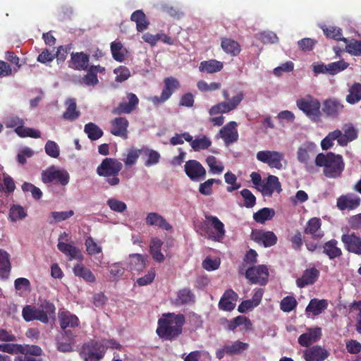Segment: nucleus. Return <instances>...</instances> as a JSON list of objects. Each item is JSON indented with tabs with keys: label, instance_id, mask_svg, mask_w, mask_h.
Masks as SVG:
<instances>
[{
	"label": "nucleus",
	"instance_id": "f257e3e1",
	"mask_svg": "<svg viewBox=\"0 0 361 361\" xmlns=\"http://www.w3.org/2000/svg\"><path fill=\"white\" fill-rule=\"evenodd\" d=\"M185 323L183 314L164 313L158 319L156 334L162 341H175L182 334Z\"/></svg>",
	"mask_w": 361,
	"mask_h": 361
},
{
	"label": "nucleus",
	"instance_id": "f03ea898",
	"mask_svg": "<svg viewBox=\"0 0 361 361\" xmlns=\"http://www.w3.org/2000/svg\"><path fill=\"white\" fill-rule=\"evenodd\" d=\"M314 163L317 166L323 167L324 175L329 178L340 177L345 169L343 157L334 152L318 154Z\"/></svg>",
	"mask_w": 361,
	"mask_h": 361
},
{
	"label": "nucleus",
	"instance_id": "7ed1b4c3",
	"mask_svg": "<svg viewBox=\"0 0 361 361\" xmlns=\"http://www.w3.org/2000/svg\"><path fill=\"white\" fill-rule=\"evenodd\" d=\"M123 169V164L115 158L106 157L97 168L99 176L104 177L110 186H116L120 183L119 173Z\"/></svg>",
	"mask_w": 361,
	"mask_h": 361
},
{
	"label": "nucleus",
	"instance_id": "20e7f679",
	"mask_svg": "<svg viewBox=\"0 0 361 361\" xmlns=\"http://www.w3.org/2000/svg\"><path fill=\"white\" fill-rule=\"evenodd\" d=\"M200 234L214 241L220 242L225 235L224 224L218 217L205 215V221L200 226Z\"/></svg>",
	"mask_w": 361,
	"mask_h": 361
},
{
	"label": "nucleus",
	"instance_id": "39448f33",
	"mask_svg": "<svg viewBox=\"0 0 361 361\" xmlns=\"http://www.w3.org/2000/svg\"><path fill=\"white\" fill-rule=\"evenodd\" d=\"M298 108L313 122H318L321 118V103L310 94L296 101Z\"/></svg>",
	"mask_w": 361,
	"mask_h": 361
},
{
	"label": "nucleus",
	"instance_id": "423d86ee",
	"mask_svg": "<svg viewBox=\"0 0 361 361\" xmlns=\"http://www.w3.org/2000/svg\"><path fill=\"white\" fill-rule=\"evenodd\" d=\"M106 349L101 342L91 340L82 346L80 356L84 361H100L104 357Z\"/></svg>",
	"mask_w": 361,
	"mask_h": 361
},
{
	"label": "nucleus",
	"instance_id": "0eeeda50",
	"mask_svg": "<svg viewBox=\"0 0 361 361\" xmlns=\"http://www.w3.org/2000/svg\"><path fill=\"white\" fill-rule=\"evenodd\" d=\"M41 178L44 183H55L65 186L69 183L70 176L66 171L51 166L42 172Z\"/></svg>",
	"mask_w": 361,
	"mask_h": 361
},
{
	"label": "nucleus",
	"instance_id": "6e6552de",
	"mask_svg": "<svg viewBox=\"0 0 361 361\" xmlns=\"http://www.w3.org/2000/svg\"><path fill=\"white\" fill-rule=\"evenodd\" d=\"M269 270L266 265L251 266L245 272V278L252 284L264 286L268 282Z\"/></svg>",
	"mask_w": 361,
	"mask_h": 361
},
{
	"label": "nucleus",
	"instance_id": "1a4fd4ad",
	"mask_svg": "<svg viewBox=\"0 0 361 361\" xmlns=\"http://www.w3.org/2000/svg\"><path fill=\"white\" fill-rule=\"evenodd\" d=\"M317 146L312 142H305L303 143L297 151V159L298 161L303 164L305 166V169L309 173L314 172L315 169L312 164H310V154L316 153Z\"/></svg>",
	"mask_w": 361,
	"mask_h": 361
},
{
	"label": "nucleus",
	"instance_id": "9d476101",
	"mask_svg": "<svg viewBox=\"0 0 361 361\" xmlns=\"http://www.w3.org/2000/svg\"><path fill=\"white\" fill-rule=\"evenodd\" d=\"M284 157L283 152L271 150L259 151L256 155L258 161L279 170L283 168L282 161L284 160Z\"/></svg>",
	"mask_w": 361,
	"mask_h": 361
},
{
	"label": "nucleus",
	"instance_id": "9b49d317",
	"mask_svg": "<svg viewBox=\"0 0 361 361\" xmlns=\"http://www.w3.org/2000/svg\"><path fill=\"white\" fill-rule=\"evenodd\" d=\"M164 86L159 97L154 96L150 100L154 105H159L167 101L172 94L180 87L178 80L173 77L166 78L164 79Z\"/></svg>",
	"mask_w": 361,
	"mask_h": 361
},
{
	"label": "nucleus",
	"instance_id": "f8f14e48",
	"mask_svg": "<svg viewBox=\"0 0 361 361\" xmlns=\"http://www.w3.org/2000/svg\"><path fill=\"white\" fill-rule=\"evenodd\" d=\"M243 98L244 94L242 92H240L236 95L233 96L228 102H223L213 106L209 109V113L211 116L218 114L228 113L235 109Z\"/></svg>",
	"mask_w": 361,
	"mask_h": 361
},
{
	"label": "nucleus",
	"instance_id": "ddd939ff",
	"mask_svg": "<svg viewBox=\"0 0 361 361\" xmlns=\"http://www.w3.org/2000/svg\"><path fill=\"white\" fill-rule=\"evenodd\" d=\"M126 99L128 102H121L116 107L113 109L112 113L114 114H130L137 109L140 100L135 94L133 92H126Z\"/></svg>",
	"mask_w": 361,
	"mask_h": 361
},
{
	"label": "nucleus",
	"instance_id": "4468645a",
	"mask_svg": "<svg viewBox=\"0 0 361 361\" xmlns=\"http://www.w3.org/2000/svg\"><path fill=\"white\" fill-rule=\"evenodd\" d=\"M341 240L346 251L361 256V236L354 232L347 233L341 235Z\"/></svg>",
	"mask_w": 361,
	"mask_h": 361
},
{
	"label": "nucleus",
	"instance_id": "2eb2a0df",
	"mask_svg": "<svg viewBox=\"0 0 361 361\" xmlns=\"http://www.w3.org/2000/svg\"><path fill=\"white\" fill-rule=\"evenodd\" d=\"M184 170L186 175L192 181H200L206 177V170L197 160H189L185 162Z\"/></svg>",
	"mask_w": 361,
	"mask_h": 361
},
{
	"label": "nucleus",
	"instance_id": "dca6fc26",
	"mask_svg": "<svg viewBox=\"0 0 361 361\" xmlns=\"http://www.w3.org/2000/svg\"><path fill=\"white\" fill-rule=\"evenodd\" d=\"M360 203L361 199L357 195L349 192L337 198L336 206L341 211L353 210L357 208Z\"/></svg>",
	"mask_w": 361,
	"mask_h": 361
},
{
	"label": "nucleus",
	"instance_id": "f3484780",
	"mask_svg": "<svg viewBox=\"0 0 361 361\" xmlns=\"http://www.w3.org/2000/svg\"><path fill=\"white\" fill-rule=\"evenodd\" d=\"M110 133L112 135L121 137L124 140L128 138L129 122L126 118L122 116L116 117L110 121Z\"/></svg>",
	"mask_w": 361,
	"mask_h": 361
},
{
	"label": "nucleus",
	"instance_id": "a211bd4d",
	"mask_svg": "<svg viewBox=\"0 0 361 361\" xmlns=\"http://www.w3.org/2000/svg\"><path fill=\"white\" fill-rule=\"evenodd\" d=\"M251 238L255 242L266 247L273 246L277 243V236L272 231H252Z\"/></svg>",
	"mask_w": 361,
	"mask_h": 361
},
{
	"label": "nucleus",
	"instance_id": "6ab92c4d",
	"mask_svg": "<svg viewBox=\"0 0 361 361\" xmlns=\"http://www.w3.org/2000/svg\"><path fill=\"white\" fill-rule=\"evenodd\" d=\"M90 55L80 52H72L69 67L77 71H87L89 67Z\"/></svg>",
	"mask_w": 361,
	"mask_h": 361
},
{
	"label": "nucleus",
	"instance_id": "aec40b11",
	"mask_svg": "<svg viewBox=\"0 0 361 361\" xmlns=\"http://www.w3.org/2000/svg\"><path fill=\"white\" fill-rule=\"evenodd\" d=\"M329 353L321 345H313L304 350L303 357L306 361H324Z\"/></svg>",
	"mask_w": 361,
	"mask_h": 361
},
{
	"label": "nucleus",
	"instance_id": "412c9836",
	"mask_svg": "<svg viewBox=\"0 0 361 361\" xmlns=\"http://www.w3.org/2000/svg\"><path fill=\"white\" fill-rule=\"evenodd\" d=\"M236 127L237 123L235 121H230L220 130V137L226 145H229L238 140V133Z\"/></svg>",
	"mask_w": 361,
	"mask_h": 361
},
{
	"label": "nucleus",
	"instance_id": "4be33fe9",
	"mask_svg": "<svg viewBox=\"0 0 361 361\" xmlns=\"http://www.w3.org/2000/svg\"><path fill=\"white\" fill-rule=\"evenodd\" d=\"M281 185L278 177L274 175H269L267 180H264L262 185L259 188V191L264 196L271 197L276 191L278 193L281 192Z\"/></svg>",
	"mask_w": 361,
	"mask_h": 361
},
{
	"label": "nucleus",
	"instance_id": "5701e85b",
	"mask_svg": "<svg viewBox=\"0 0 361 361\" xmlns=\"http://www.w3.org/2000/svg\"><path fill=\"white\" fill-rule=\"evenodd\" d=\"M322 336V329L320 327L308 329L306 333L301 334L298 339V343L306 348L317 342Z\"/></svg>",
	"mask_w": 361,
	"mask_h": 361
},
{
	"label": "nucleus",
	"instance_id": "b1692460",
	"mask_svg": "<svg viewBox=\"0 0 361 361\" xmlns=\"http://www.w3.org/2000/svg\"><path fill=\"white\" fill-rule=\"evenodd\" d=\"M22 316L26 322L39 320L44 324L48 323V319L46 315L42 312H40V309L35 306L26 305L24 307L22 311Z\"/></svg>",
	"mask_w": 361,
	"mask_h": 361
},
{
	"label": "nucleus",
	"instance_id": "393cba45",
	"mask_svg": "<svg viewBox=\"0 0 361 361\" xmlns=\"http://www.w3.org/2000/svg\"><path fill=\"white\" fill-rule=\"evenodd\" d=\"M322 221L319 218H311L306 224L304 233L310 235L314 240H319L324 236V232L321 230Z\"/></svg>",
	"mask_w": 361,
	"mask_h": 361
},
{
	"label": "nucleus",
	"instance_id": "a878e982",
	"mask_svg": "<svg viewBox=\"0 0 361 361\" xmlns=\"http://www.w3.org/2000/svg\"><path fill=\"white\" fill-rule=\"evenodd\" d=\"M238 294L232 289L226 290L219 302V307L224 311H231L235 307Z\"/></svg>",
	"mask_w": 361,
	"mask_h": 361
},
{
	"label": "nucleus",
	"instance_id": "bb28decb",
	"mask_svg": "<svg viewBox=\"0 0 361 361\" xmlns=\"http://www.w3.org/2000/svg\"><path fill=\"white\" fill-rule=\"evenodd\" d=\"M344 133L342 131L336 129V131L340 133L338 140V145L342 147L347 146L348 143L355 140L357 137V130L352 123L345 124L343 128Z\"/></svg>",
	"mask_w": 361,
	"mask_h": 361
},
{
	"label": "nucleus",
	"instance_id": "cd10ccee",
	"mask_svg": "<svg viewBox=\"0 0 361 361\" xmlns=\"http://www.w3.org/2000/svg\"><path fill=\"white\" fill-rule=\"evenodd\" d=\"M35 348L29 347V345H21L18 343H0V351L12 355L22 353H33Z\"/></svg>",
	"mask_w": 361,
	"mask_h": 361
},
{
	"label": "nucleus",
	"instance_id": "c85d7f7f",
	"mask_svg": "<svg viewBox=\"0 0 361 361\" xmlns=\"http://www.w3.org/2000/svg\"><path fill=\"white\" fill-rule=\"evenodd\" d=\"M319 271L316 268L307 269L302 276L296 280V284L299 288H304L313 284L319 278Z\"/></svg>",
	"mask_w": 361,
	"mask_h": 361
},
{
	"label": "nucleus",
	"instance_id": "c756f323",
	"mask_svg": "<svg viewBox=\"0 0 361 361\" xmlns=\"http://www.w3.org/2000/svg\"><path fill=\"white\" fill-rule=\"evenodd\" d=\"M60 327L65 330L67 328H75L80 324L79 319L68 311H61L58 314Z\"/></svg>",
	"mask_w": 361,
	"mask_h": 361
},
{
	"label": "nucleus",
	"instance_id": "7c9ffc66",
	"mask_svg": "<svg viewBox=\"0 0 361 361\" xmlns=\"http://www.w3.org/2000/svg\"><path fill=\"white\" fill-rule=\"evenodd\" d=\"M146 224L152 226H157L159 228L170 231L172 229L171 225L161 215L157 212H150L145 219Z\"/></svg>",
	"mask_w": 361,
	"mask_h": 361
},
{
	"label": "nucleus",
	"instance_id": "2f4dec72",
	"mask_svg": "<svg viewBox=\"0 0 361 361\" xmlns=\"http://www.w3.org/2000/svg\"><path fill=\"white\" fill-rule=\"evenodd\" d=\"M343 109V105L339 101L328 99L323 103L322 111L327 116L336 117Z\"/></svg>",
	"mask_w": 361,
	"mask_h": 361
},
{
	"label": "nucleus",
	"instance_id": "473e14b6",
	"mask_svg": "<svg viewBox=\"0 0 361 361\" xmlns=\"http://www.w3.org/2000/svg\"><path fill=\"white\" fill-rule=\"evenodd\" d=\"M328 307V302L325 299L319 300L317 298H313L310 300L308 305L305 308V313L312 314L315 317L317 316L323 311H324Z\"/></svg>",
	"mask_w": 361,
	"mask_h": 361
},
{
	"label": "nucleus",
	"instance_id": "72a5a7b5",
	"mask_svg": "<svg viewBox=\"0 0 361 361\" xmlns=\"http://www.w3.org/2000/svg\"><path fill=\"white\" fill-rule=\"evenodd\" d=\"M322 253L325 254L331 260L340 257L343 255L342 250L338 246V241L336 239H331L326 242L322 245Z\"/></svg>",
	"mask_w": 361,
	"mask_h": 361
},
{
	"label": "nucleus",
	"instance_id": "f704fd0d",
	"mask_svg": "<svg viewBox=\"0 0 361 361\" xmlns=\"http://www.w3.org/2000/svg\"><path fill=\"white\" fill-rule=\"evenodd\" d=\"M11 265L8 253L0 250V279H7L10 275Z\"/></svg>",
	"mask_w": 361,
	"mask_h": 361
},
{
	"label": "nucleus",
	"instance_id": "c9c22d12",
	"mask_svg": "<svg viewBox=\"0 0 361 361\" xmlns=\"http://www.w3.org/2000/svg\"><path fill=\"white\" fill-rule=\"evenodd\" d=\"M224 64L221 61L216 59L203 61L200 63L199 70L201 72L214 73L222 70Z\"/></svg>",
	"mask_w": 361,
	"mask_h": 361
},
{
	"label": "nucleus",
	"instance_id": "e433bc0d",
	"mask_svg": "<svg viewBox=\"0 0 361 361\" xmlns=\"http://www.w3.org/2000/svg\"><path fill=\"white\" fill-rule=\"evenodd\" d=\"M73 271L76 276L82 278L86 282L93 283L96 281V278L92 271L85 267L82 264H75Z\"/></svg>",
	"mask_w": 361,
	"mask_h": 361
},
{
	"label": "nucleus",
	"instance_id": "4c0bfd02",
	"mask_svg": "<svg viewBox=\"0 0 361 361\" xmlns=\"http://www.w3.org/2000/svg\"><path fill=\"white\" fill-rule=\"evenodd\" d=\"M130 20L135 22L136 29L138 32H142L148 27L149 22L142 10L134 11L130 16Z\"/></svg>",
	"mask_w": 361,
	"mask_h": 361
},
{
	"label": "nucleus",
	"instance_id": "58836bf2",
	"mask_svg": "<svg viewBox=\"0 0 361 361\" xmlns=\"http://www.w3.org/2000/svg\"><path fill=\"white\" fill-rule=\"evenodd\" d=\"M163 242L158 238H154L151 240L149 250L153 259L158 262H162L164 260V256L161 252Z\"/></svg>",
	"mask_w": 361,
	"mask_h": 361
},
{
	"label": "nucleus",
	"instance_id": "ea45409f",
	"mask_svg": "<svg viewBox=\"0 0 361 361\" xmlns=\"http://www.w3.org/2000/svg\"><path fill=\"white\" fill-rule=\"evenodd\" d=\"M345 100L350 104H355L361 100V83L355 82L349 87Z\"/></svg>",
	"mask_w": 361,
	"mask_h": 361
},
{
	"label": "nucleus",
	"instance_id": "a19ab883",
	"mask_svg": "<svg viewBox=\"0 0 361 361\" xmlns=\"http://www.w3.org/2000/svg\"><path fill=\"white\" fill-rule=\"evenodd\" d=\"M58 249L64 255L69 256V259H78L81 257L79 249L71 244L63 242H59L57 244Z\"/></svg>",
	"mask_w": 361,
	"mask_h": 361
},
{
	"label": "nucleus",
	"instance_id": "79ce46f5",
	"mask_svg": "<svg viewBox=\"0 0 361 361\" xmlns=\"http://www.w3.org/2000/svg\"><path fill=\"white\" fill-rule=\"evenodd\" d=\"M223 50L232 56H237L240 51V44L235 40L224 38L221 44Z\"/></svg>",
	"mask_w": 361,
	"mask_h": 361
},
{
	"label": "nucleus",
	"instance_id": "37998d69",
	"mask_svg": "<svg viewBox=\"0 0 361 361\" xmlns=\"http://www.w3.org/2000/svg\"><path fill=\"white\" fill-rule=\"evenodd\" d=\"M29 347L35 348L33 353H22L23 356L16 357L15 361H44L41 357L43 353L42 349L36 345H29Z\"/></svg>",
	"mask_w": 361,
	"mask_h": 361
},
{
	"label": "nucleus",
	"instance_id": "c03bdc74",
	"mask_svg": "<svg viewBox=\"0 0 361 361\" xmlns=\"http://www.w3.org/2000/svg\"><path fill=\"white\" fill-rule=\"evenodd\" d=\"M248 348L249 344L247 343H244L240 341H235L231 344L226 345L227 355L230 356L240 355L245 350H247Z\"/></svg>",
	"mask_w": 361,
	"mask_h": 361
},
{
	"label": "nucleus",
	"instance_id": "a18cd8bd",
	"mask_svg": "<svg viewBox=\"0 0 361 361\" xmlns=\"http://www.w3.org/2000/svg\"><path fill=\"white\" fill-rule=\"evenodd\" d=\"M275 215V211L272 208L264 207L254 213V220L259 224H264L267 220H271Z\"/></svg>",
	"mask_w": 361,
	"mask_h": 361
},
{
	"label": "nucleus",
	"instance_id": "49530a36",
	"mask_svg": "<svg viewBox=\"0 0 361 361\" xmlns=\"http://www.w3.org/2000/svg\"><path fill=\"white\" fill-rule=\"evenodd\" d=\"M66 104L68 105V107L63 114V118L71 121L77 119L80 116V111L76 110L75 100L74 99H68Z\"/></svg>",
	"mask_w": 361,
	"mask_h": 361
},
{
	"label": "nucleus",
	"instance_id": "de8ad7c7",
	"mask_svg": "<svg viewBox=\"0 0 361 361\" xmlns=\"http://www.w3.org/2000/svg\"><path fill=\"white\" fill-rule=\"evenodd\" d=\"M84 132L91 140H97L102 137L103 130L95 123H88L84 127Z\"/></svg>",
	"mask_w": 361,
	"mask_h": 361
},
{
	"label": "nucleus",
	"instance_id": "09e8293b",
	"mask_svg": "<svg viewBox=\"0 0 361 361\" xmlns=\"http://www.w3.org/2000/svg\"><path fill=\"white\" fill-rule=\"evenodd\" d=\"M130 269L141 271L146 267V257L140 254L130 255Z\"/></svg>",
	"mask_w": 361,
	"mask_h": 361
},
{
	"label": "nucleus",
	"instance_id": "8fccbe9b",
	"mask_svg": "<svg viewBox=\"0 0 361 361\" xmlns=\"http://www.w3.org/2000/svg\"><path fill=\"white\" fill-rule=\"evenodd\" d=\"M224 321L228 323V329L231 331H234L242 324H245V329H248L252 325L250 320L242 315L238 316L230 321L224 319Z\"/></svg>",
	"mask_w": 361,
	"mask_h": 361
},
{
	"label": "nucleus",
	"instance_id": "3c124183",
	"mask_svg": "<svg viewBox=\"0 0 361 361\" xmlns=\"http://www.w3.org/2000/svg\"><path fill=\"white\" fill-rule=\"evenodd\" d=\"M323 32L324 35L331 39H334L336 41H343L344 42H347L348 39L345 37H342V30L341 28L335 26H329L324 27Z\"/></svg>",
	"mask_w": 361,
	"mask_h": 361
},
{
	"label": "nucleus",
	"instance_id": "603ef678",
	"mask_svg": "<svg viewBox=\"0 0 361 361\" xmlns=\"http://www.w3.org/2000/svg\"><path fill=\"white\" fill-rule=\"evenodd\" d=\"M190 142L191 147L195 152L208 149L212 145L211 140L206 135H203L200 138H195V140L192 138V141Z\"/></svg>",
	"mask_w": 361,
	"mask_h": 361
},
{
	"label": "nucleus",
	"instance_id": "864d4df0",
	"mask_svg": "<svg viewBox=\"0 0 361 361\" xmlns=\"http://www.w3.org/2000/svg\"><path fill=\"white\" fill-rule=\"evenodd\" d=\"M15 132L21 137L39 138L41 136V133L39 130L24 126H18L16 128Z\"/></svg>",
	"mask_w": 361,
	"mask_h": 361
},
{
	"label": "nucleus",
	"instance_id": "5fc2aeb1",
	"mask_svg": "<svg viewBox=\"0 0 361 361\" xmlns=\"http://www.w3.org/2000/svg\"><path fill=\"white\" fill-rule=\"evenodd\" d=\"M339 137L340 133L337 132L336 130L329 133L328 135L322 140L321 147L323 150H327L331 148L334 145V140H337V142L338 143Z\"/></svg>",
	"mask_w": 361,
	"mask_h": 361
},
{
	"label": "nucleus",
	"instance_id": "6e6d98bb",
	"mask_svg": "<svg viewBox=\"0 0 361 361\" xmlns=\"http://www.w3.org/2000/svg\"><path fill=\"white\" fill-rule=\"evenodd\" d=\"M345 51L353 56H361V40L355 39H348Z\"/></svg>",
	"mask_w": 361,
	"mask_h": 361
},
{
	"label": "nucleus",
	"instance_id": "4d7b16f0",
	"mask_svg": "<svg viewBox=\"0 0 361 361\" xmlns=\"http://www.w3.org/2000/svg\"><path fill=\"white\" fill-rule=\"evenodd\" d=\"M123 44L121 42H113L111 43V51L114 60L122 62L125 59V54L122 51Z\"/></svg>",
	"mask_w": 361,
	"mask_h": 361
},
{
	"label": "nucleus",
	"instance_id": "13d9d810",
	"mask_svg": "<svg viewBox=\"0 0 361 361\" xmlns=\"http://www.w3.org/2000/svg\"><path fill=\"white\" fill-rule=\"evenodd\" d=\"M8 216L11 221H17L24 219L27 216V213L20 205H13L10 209Z\"/></svg>",
	"mask_w": 361,
	"mask_h": 361
},
{
	"label": "nucleus",
	"instance_id": "bf43d9fd",
	"mask_svg": "<svg viewBox=\"0 0 361 361\" xmlns=\"http://www.w3.org/2000/svg\"><path fill=\"white\" fill-rule=\"evenodd\" d=\"M297 301L293 296H286L283 298L280 303V308L284 312H290L297 306Z\"/></svg>",
	"mask_w": 361,
	"mask_h": 361
},
{
	"label": "nucleus",
	"instance_id": "052dcab7",
	"mask_svg": "<svg viewBox=\"0 0 361 361\" xmlns=\"http://www.w3.org/2000/svg\"><path fill=\"white\" fill-rule=\"evenodd\" d=\"M206 162L209 167V171L212 173H221L224 169V166L221 162H219L214 156H209Z\"/></svg>",
	"mask_w": 361,
	"mask_h": 361
},
{
	"label": "nucleus",
	"instance_id": "680f3d73",
	"mask_svg": "<svg viewBox=\"0 0 361 361\" xmlns=\"http://www.w3.org/2000/svg\"><path fill=\"white\" fill-rule=\"evenodd\" d=\"M106 204L111 210L122 213L127 209V205L124 202L120 201L116 198L111 197L106 201Z\"/></svg>",
	"mask_w": 361,
	"mask_h": 361
},
{
	"label": "nucleus",
	"instance_id": "e2e57ef3",
	"mask_svg": "<svg viewBox=\"0 0 361 361\" xmlns=\"http://www.w3.org/2000/svg\"><path fill=\"white\" fill-rule=\"evenodd\" d=\"M140 150L130 148L128 150L126 157L123 159L126 166L134 165L140 155Z\"/></svg>",
	"mask_w": 361,
	"mask_h": 361
},
{
	"label": "nucleus",
	"instance_id": "0e129e2a",
	"mask_svg": "<svg viewBox=\"0 0 361 361\" xmlns=\"http://www.w3.org/2000/svg\"><path fill=\"white\" fill-rule=\"evenodd\" d=\"M85 245L86 246V250L87 253L90 255H94L102 252V247L98 245L93 238L91 236L87 238L85 242Z\"/></svg>",
	"mask_w": 361,
	"mask_h": 361
},
{
	"label": "nucleus",
	"instance_id": "69168bd1",
	"mask_svg": "<svg viewBox=\"0 0 361 361\" xmlns=\"http://www.w3.org/2000/svg\"><path fill=\"white\" fill-rule=\"evenodd\" d=\"M114 73L116 75V81L118 82H124L130 76L129 68L124 66H120L115 68Z\"/></svg>",
	"mask_w": 361,
	"mask_h": 361
},
{
	"label": "nucleus",
	"instance_id": "338daca9",
	"mask_svg": "<svg viewBox=\"0 0 361 361\" xmlns=\"http://www.w3.org/2000/svg\"><path fill=\"white\" fill-rule=\"evenodd\" d=\"M197 87L198 90L202 92H212L216 90H219L221 87V84L220 82H213L210 84H208L204 80H200L197 83Z\"/></svg>",
	"mask_w": 361,
	"mask_h": 361
},
{
	"label": "nucleus",
	"instance_id": "774afa93",
	"mask_svg": "<svg viewBox=\"0 0 361 361\" xmlns=\"http://www.w3.org/2000/svg\"><path fill=\"white\" fill-rule=\"evenodd\" d=\"M348 66V63L343 60L327 64V67L329 68V74L331 75L337 74L338 73L347 68Z\"/></svg>",
	"mask_w": 361,
	"mask_h": 361
}]
</instances>
